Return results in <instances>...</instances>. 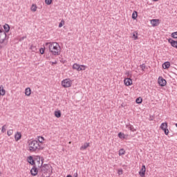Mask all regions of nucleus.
<instances>
[{
    "label": "nucleus",
    "instance_id": "nucleus-1",
    "mask_svg": "<svg viewBox=\"0 0 177 177\" xmlns=\"http://www.w3.org/2000/svg\"><path fill=\"white\" fill-rule=\"evenodd\" d=\"M29 151L32 153L34 151H38V150H43L44 147L41 145V143L38 140H29L28 141Z\"/></svg>",
    "mask_w": 177,
    "mask_h": 177
},
{
    "label": "nucleus",
    "instance_id": "nucleus-2",
    "mask_svg": "<svg viewBox=\"0 0 177 177\" xmlns=\"http://www.w3.org/2000/svg\"><path fill=\"white\" fill-rule=\"evenodd\" d=\"M39 174L42 177H50V175H52V166L50 165H44L39 169Z\"/></svg>",
    "mask_w": 177,
    "mask_h": 177
},
{
    "label": "nucleus",
    "instance_id": "nucleus-3",
    "mask_svg": "<svg viewBox=\"0 0 177 177\" xmlns=\"http://www.w3.org/2000/svg\"><path fill=\"white\" fill-rule=\"evenodd\" d=\"M46 45H49V50L54 55V56H59L60 55V53H59V50H60V46L57 42H53L52 44L46 43Z\"/></svg>",
    "mask_w": 177,
    "mask_h": 177
},
{
    "label": "nucleus",
    "instance_id": "nucleus-4",
    "mask_svg": "<svg viewBox=\"0 0 177 177\" xmlns=\"http://www.w3.org/2000/svg\"><path fill=\"white\" fill-rule=\"evenodd\" d=\"M6 41V32L3 29H0V44H3Z\"/></svg>",
    "mask_w": 177,
    "mask_h": 177
},
{
    "label": "nucleus",
    "instance_id": "nucleus-5",
    "mask_svg": "<svg viewBox=\"0 0 177 177\" xmlns=\"http://www.w3.org/2000/svg\"><path fill=\"white\" fill-rule=\"evenodd\" d=\"M73 82L70 79H65L62 82V85L64 88H70Z\"/></svg>",
    "mask_w": 177,
    "mask_h": 177
},
{
    "label": "nucleus",
    "instance_id": "nucleus-6",
    "mask_svg": "<svg viewBox=\"0 0 177 177\" xmlns=\"http://www.w3.org/2000/svg\"><path fill=\"white\" fill-rule=\"evenodd\" d=\"M160 129H162V131H164V133L166 135H168V133H169V130H168V123L167 122L161 124Z\"/></svg>",
    "mask_w": 177,
    "mask_h": 177
},
{
    "label": "nucleus",
    "instance_id": "nucleus-7",
    "mask_svg": "<svg viewBox=\"0 0 177 177\" xmlns=\"http://www.w3.org/2000/svg\"><path fill=\"white\" fill-rule=\"evenodd\" d=\"M30 174L32 176H37V175L39 174V169L38 170V169L34 166L30 170Z\"/></svg>",
    "mask_w": 177,
    "mask_h": 177
},
{
    "label": "nucleus",
    "instance_id": "nucleus-8",
    "mask_svg": "<svg viewBox=\"0 0 177 177\" xmlns=\"http://www.w3.org/2000/svg\"><path fill=\"white\" fill-rule=\"evenodd\" d=\"M158 82L160 86H165L167 85V80L162 77L158 78Z\"/></svg>",
    "mask_w": 177,
    "mask_h": 177
},
{
    "label": "nucleus",
    "instance_id": "nucleus-9",
    "mask_svg": "<svg viewBox=\"0 0 177 177\" xmlns=\"http://www.w3.org/2000/svg\"><path fill=\"white\" fill-rule=\"evenodd\" d=\"M139 175L141 177H145V176L146 175V166L145 165L142 166V168L139 171Z\"/></svg>",
    "mask_w": 177,
    "mask_h": 177
},
{
    "label": "nucleus",
    "instance_id": "nucleus-10",
    "mask_svg": "<svg viewBox=\"0 0 177 177\" xmlns=\"http://www.w3.org/2000/svg\"><path fill=\"white\" fill-rule=\"evenodd\" d=\"M124 85H126V86H129L131 85H132V79L131 78H125L124 80Z\"/></svg>",
    "mask_w": 177,
    "mask_h": 177
},
{
    "label": "nucleus",
    "instance_id": "nucleus-11",
    "mask_svg": "<svg viewBox=\"0 0 177 177\" xmlns=\"http://www.w3.org/2000/svg\"><path fill=\"white\" fill-rule=\"evenodd\" d=\"M151 24L153 26V27H156L158 26V24H160V19H151Z\"/></svg>",
    "mask_w": 177,
    "mask_h": 177
},
{
    "label": "nucleus",
    "instance_id": "nucleus-12",
    "mask_svg": "<svg viewBox=\"0 0 177 177\" xmlns=\"http://www.w3.org/2000/svg\"><path fill=\"white\" fill-rule=\"evenodd\" d=\"M27 161L29 162V164H30V165H35V161L34 160L32 156L28 157Z\"/></svg>",
    "mask_w": 177,
    "mask_h": 177
},
{
    "label": "nucleus",
    "instance_id": "nucleus-13",
    "mask_svg": "<svg viewBox=\"0 0 177 177\" xmlns=\"http://www.w3.org/2000/svg\"><path fill=\"white\" fill-rule=\"evenodd\" d=\"M169 44H171V46H173V48H177V41L172 39H169Z\"/></svg>",
    "mask_w": 177,
    "mask_h": 177
},
{
    "label": "nucleus",
    "instance_id": "nucleus-14",
    "mask_svg": "<svg viewBox=\"0 0 177 177\" xmlns=\"http://www.w3.org/2000/svg\"><path fill=\"white\" fill-rule=\"evenodd\" d=\"M73 70H77V71H81V65L78 64H74L73 66Z\"/></svg>",
    "mask_w": 177,
    "mask_h": 177
},
{
    "label": "nucleus",
    "instance_id": "nucleus-15",
    "mask_svg": "<svg viewBox=\"0 0 177 177\" xmlns=\"http://www.w3.org/2000/svg\"><path fill=\"white\" fill-rule=\"evenodd\" d=\"M170 66H171V63H169V62H166L162 64V68H165V69L169 68Z\"/></svg>",
    "mask_w": 177,
    "mask_h": 177
},
{
    "label": "nucleus",
    "instance_id": "nucleus-16",
    "mask_svg": "<svg viewBox=\"0 0 177 177\" xmlns=\"http://www.w3.org/2000/svg\"><path fill=\"white\" fill-rule=\"evenodd\" d=\"M15 138L16 142H17L18 140H20V139H21V133L19 132H17L15 134Z\"/></svg>",
    "mask_w": 177,
    "mask_h": 177
},
{
    "label": "nucleus",
    "instance_id": "nucleus-17",
    "mask_svg": "<svg viewBox=\"0 0 177 177\" xmlns=\"http://www.w3.org/2000/svg\"><path fill=\"white\" fill-rule=\"evenodd\" d=\"M88 147H89V142H86L80 147V150H86Z\"/></svg>",
    "mask_w": 177,
    "mask_h": 177
},
{
    "label": "nucleus",
    "instance_id": "nucleus-18",
    "mask_svg": "<svg viewBox=\"0 0 177 177\" xmlns=\"http://www.w3.org/2000/svg\"><path fill=\"white\" fill-rule=\"evenodd\" d=\"M54 115L57 118H60L62 117V112L60 111H55Z\"/></svg>",
    "mask_w": 177,
    "mask_h": 177
},
{
    "label": "nucleus",
    "instance_id": "nucleus-19",
    "mask_svg": "<svg viewBox=\"0 0 177 177\" xmlns=\"http://www.w3.org/2000/svg\"><path fill=\"white\" fill-rule=\"evenodd\" d=\"M6 92L5 91V89L3 88V86H0V95L1 96H5V94Z\"/></svg>",
    "mask_w": 177,
    "mask_h": 177
},
{
    "label": "nucleus",
    "instance_id": "nucleus-20",
    "mask_svg": "<svg viewBox=\"0 0 177 177\" xmlns=\"http://www.w3.org/2000/svg\"><path fill=\"white\" fill-rule=\"evenodd\" d=\"M25 95L26 96H30V95H31V88H30V87L25 89Z\"/></svg>",
    "mask_w": 177,
    "mask_h": 177
},
{
    "label": "nucleus",
    "instance_id": "nucleus-21",
    "mask_svg": "<svg viewBox=\"0 0 177 177\" xmlns=\"http://www.w3.org/2000/svg\"><path fill=\"white\" fill-rule=\"evenodd\" d=\"M3 28L5 30L4 32H9V31L10 30V26H9V25L8 24H6L3 26Z\"/></svg>",
    "mask_w": 177,
    "mask_h": 177
},
{
    "label": "nucleus",
    "instance_id": "nucleus-22",
    "mask_svg": "<svg viewBox=\"0 0 177 177\" xmlns=\"http://www.w3.org/2000/svg\"><path fill=\"white\" fill-rule=\"evenodd\" d=\"M127 128L128 129H130V131H131V132H135V131H136V129H135V128L133 127V126L131 125V124H127Z\"/></svg>",
    "mask_w": 177,
    "mask_h": 177
},
{
    "label": "nucleus",
    "instance_id": "nucleus-23",
    "mask_svg": "<svg viewBox=\"0 0 177 177\" xmlns=\"http://www.w3.org/2000/svg\"><path fill=\"white\" fill-rule=\"evenodd\" d=\"M37 167L38 168H39V169H41V168H42V164H44V162L41 160H41L40 159H39V160L37 161Z\"/></svg>",
    "mask_w": 177,
    "mask_h": 177
},
{
    "label": "nucleus",
    "instance_id": "nucleus-24",
    "mask_svg": "<svg viewBox=\"0 0 177 177\" xmlns=\"http://www.w3.org/2000/svg\"><path fill=\"white\" fill-rule=\"evenodd\" d=\"M37 5L32 4L31 6L30 10H32V12H37Z\"/></svg>",
    "mask_w": 177,
    "mask_h": 177
},
{
    "label": "nucleus",
    "instance_id": "nucleus-25",
    "mask_svg": "<svg viewBox=\"0 0 177 177\" xmlns=\"http://www.w3.org/2000/svg\"><path fill=\"white\" fill-rule=\"evenodd\" d=\"M137 17H138V12L133 11V12L132 14V19H133V20H135V19H136Z\"/></svg>",
    "mask_w": 177,
    "mask_h": 177
},
{
    "label": "nucleus",
    "instance_id": "nucleus-26",
    "mask_svg": "<svg viewBox=\"0 0 177 177\" xmlns=\"http://www.w3.org/2000/svg\"><path fill=\"white\" fill-rule=\"evenodd\" d=\"M132 38H133L134 41H136V39H138V32H134L133 33Z\"/></svg>",
    "mask_w": 177,
    "mask_h": 177
},
{
    "label": "nucleus",
    "instance_id": "nucleus-27",
    "mask_svg": "<svg viewBox=\"0 0 177 177\" xmlns=\"http://www.w3.org/2000/svg\"><path fill=\"white\" fill-rule=\"evenodd\" d=\"M143 101V100L142 99V97H139L138 98H137L136 100V102L138 104H140V103H142V102Z\"/></svg>",
    "mask_w": 177,
    "mask_h": 177
},
{
    "label": "nucleus",
    "instance_id": "nucleus-28",
    "mask_svg": "<svg viewBox=\"0 0 177 177\" xmlns=\"http://www.w3.org/2000/svg\"><path fill=\"white\" fill-rule=\"evenodd\" d=\"M118 136L120 139H125V134H124L123 133H119Z\"/></svg>",
    "mask_w": 177,
    "mask_h": 177
},
{
    "label": "nucleus",
    "instance_id": "nucleus-29",
    "mask_svg": "<svg viewBox=\"0 0 177 177\" xmlns=\"http://www.w3.org/2000/svg\"><path fill=\"white\" fill-rule=\"evenodd\" d=\"M125 154V150L124 149H121L119 150V156H124Z\"/></svg>",
    "mask_w": 177,
    "mask_h": 177
},
{
    "label": "nucleus",
    "instance_id": "nucleus-30",
    "mask_svg": "<svg viewBox=\"0 0 177 177\" xmlns=\"http://www.w3.org/2000/svg\"><path fill=\"white\" fill-rule=\"evenodd\" d=\"M37 142H39V143H40V146H42V142H44V138L39 137Z\"/></svg>",
    "mask_w": 177,
    "mask_h": 177
},
{
    "label": "nucleus",
    "instance_id": "nucleus-31",
    "mask_svg": "<svg viewBox=\"0 0 177 177\" xmlns=\"http://www.w3.org/2000/svg\"><path fill=\"white\" fill-rule=\"evenodd\" d=\"M7 135H8V136H10L11 135H13V130H12V129L8 130V131H7Z\"/></svg>",
    "mask_w": 177,
    "mask_h": 177
},
{
    "label": "nucleus",
    "instance_id": "nucleus-32",
    "mask_svg": "<svg viewBox=\"0 0 177 177\" xmlns=\"http://www.w3.org/2000/svg\"><path fill=\"white\" fill-rule=\"evenodd\" d=\"M45 3L46 5H50L52 3V0H45Z\"/></svg>",
    "mask_w": 177,
    "mask_h": 177
},
{
    "label": "nucleus",
    "instance_id": "nucleus-33",
    "mask_svg": "<svg viewBox=\"0 0 177 177\" xmlns=\"http://www.w3.org/2000/svg\"><path fill=\"white\" fill-rule=\"evenodd\" d=\"M172 38H177V32H174L171 34Z\"/></svg>",
    "mask_w": 177,
    "mask_h": 177
},
{
    "label": "nucleus",
    "instance_id": "nucleus-34",
    "mask_svg": "<svg viewBox=\"0 0 177 177\" xmlns=\"http://www.w3.org/2000/svg\"><path fill=\"white\" fill-rule=\"evenodd\" d=\"M140 68H142V71H145V68H146V65L145 64L140 66Z\"/></svg>",
    "mask_w": 177,
    "mask_h": 177
},
{
    "label": "nucleus",
    "instance_id": "nucleus-35",
    "mask_svg": "<svg viewBox=\"0 0 177 177\" xmlns=\"http://www.w3.org/2000/svg\"><path fill=\"white\" fill-rule=\"evenodd\" d=\"M81 71H85V68H86V66L84 65H81L80 66Z\"/></svg>",
    "mask_w": 177,
    "mask_h": 177
},
{
    "label": "nucleus",
    "instance_id": "nucleus-36",
    "mask_svg": "<svg viewBox=\"0 0 177 177\" xmlns=\"http://www.w3.org/2000/svg\"><path fill=\"white\" fill-rule=\"evenodd\" d=\"M39 53H41V55H44V53H45V49H44L43 48H40Z\"/></svg>",
    "mask_w": 177,
    "mask_h": 177
},
{
    "label": "nucleus",
    "instance_id": "nucleus-37",
    "mask_svg": "<svg viewBox=\"0 0 177 177\" xmlns=\"http://www.w3.org/2000/svg\"><path fill=\"white\" fill-rule=\"evenodd\" d=\"M122 174H123L122 169H118V175H122Z\"/></svg>",
    "mask_w": 177,
    "mask_h": 177
},
{
    "label": "nucleus",
    "instance_id": "nucleus-38",
    "mask_svg": "<svg viewBox=\"0 0 177 177\" xmlns=\"http://www.w3.org/2000/svg\"><path fill=\"white\" fill-rule=\"evenodd\" d=\"M5 127H6V125H3L2 127L1 132H3V133H4V132H6V129H5Z\"/></svg>",
    "mask_w": 177,
    "mask_h": 177
},
{
    "label": "nucleus",
    "instance_id": "nucleus-39",
    "mask_svg": "<svg viewBox=\"0 0 177 177\" xmlns=\"http://www.w3.org/2000/svg\"><path fill=\"white\" fill-rule=\"evenodd\" d=\"M35 49H36L35 46H34L32 45L30 46V50H32V52H35Z\"/></svg>",
    "mask_w": 177,
    "mask_h": 177
},
{
    "label": "nucleus",
    "instance_id": "nucleus-40",
    "mask_svg": "<svg viewBox=\"0 0 177 177\" xmlns=\"http://www.w3.org/2000/svg\"><path fill=\"white\" fill-rule=\"evenodd\" d=\"M26 38H27V36H24V37H20V38H19V41H23L24 39H26Z\"/></svg>",
    "mask_w": 177,
    "mask_h": 177
},
{
    "label": "nucleus",
    "instance_id": "nucleus-41",
    "mask_svg": "<svg viewBox=\"0 0 177 177\" xmlns=\"http://www.w3.org/2000/svg\"><path fill=\"white\" fill-rule=\"evenodd\" d=\"M59 27L60 28V27H63V24L62 23V22H60L59 24Z\"/></svg>",
    "mask_w": 177,
    "mask_h": 177
},
{
    "label": "nucleus",
    "instance_id": "nucleus-42",
    "mask_svg": "<svg viewBox=\"0 0 177 177\" xmlns=\"http://www.w3.org/2000/svg\"><path fill=\"white\" fill-rule=\"evenodd\" d=\"M74 177H78V173H75L74 174Z\"/></svg>",
    "mask_w": 177,
    "mask_h": 177
},
{
    "label": "nucleus",
    "instance_id": "nucleus-43",
    "mask_svg": "<svg viewBox=\"0 0 177 177\" xmlns=\"http://www.w3.org/2000/svg\"><path fill=\"white\" fill-rule=\"evenodd\" d=\"M52 64L53 65V64H57V61H55V62H52Z\"/></svg>",
    "mask_w": 177,
    "mask_h": 177
},
{
    "label": "nucleus",
    "instance_id": "nucleus-44",
    "mask_svg": "<svg viewBox=\"0 0 177 177\" xmlns=\"http://www.w3.org/2000/svg\"><path fill=\"white\" fill-rule=\"evenodd\" d=\"M66 177H73L71 175H68Z\"/></svg>",
    "mask_w": 177,
    "mask_h": 177
},
{
    "label": "nucleus",
    "instance_id": "nucleus-45",
    "mask_svg": "<svg viewBox=\"0 0 177 177\" xmlns=\"http://www.w3.org/2000/svg\"><path fill=\"white\" fill-rule=\"evenodd\" d=\"M71 142H69V145H71Z\"/></svg>",
    "mask_w": 177,
    "mask_h": 177
}]
</instances>
